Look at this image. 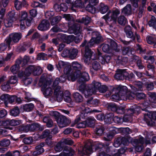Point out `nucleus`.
Wrapping results in <instances>:
<instances>
[{"mask_svg":"<svg viewBox=\"0 0 156 156\" xmlns=\"http://www.w3.org/2000/svg\"><path fill=\"white\" fill-rule=\"evenodd\" d=\"M92 34L93 37L89 42L87 43L85 41L81 45L82 47L85 46V53L83 59L85 63L88 64L90 63L91 59L94 60L97 58V57H94V54L89 48V47H92L95 44L98 43L102 40L101 36L98 32H93Z\"/></svg>","mask_w":156,"mask_h":156,"instance_id":"1","label":"nucleus"},{"mask_svg":"<svg viewBox=\"0 0 156 156\" xmlns=\"http://www.w3.org/2000/svg\"><path fill=\"white\" fill-rule=\"evenodd\" d=\"M119 92L118 93L112 96V98L113 101L117 100H131L134 98L135 95L133 93H130V96H129L130 93L126 92L127 87L125 86L119 85L118 88Z\"/></svg>","mask_w":156,"mask_h":156,"instance_id":"2","label":"nucleus"},{"mask_svg":"<svg viewBox=\"0 0 156 156\" xmlns=\"http://www.w3.org/2000/svg\"><path fill=\"white\" fill-rule=\"evenodd\" d=\"M101 86V83L99 82L94 81L88 86L87 89L84 88V85H81L79 88V90L84 95L85 97L87 98L94 94L98 90H99Z\"/></svg>","mask_w":156,"mask_h":156,"instance_id":"3","label":"nucleus"},{"mask_svg":"<svg viewBox=\"0 0 156 156\" xmlns=\"http://www.w3.org/2000/svg\"><path fill=\"white\" fill-rule=\"evenodd\" d=\"M58 66L61 68H64V75L67 76L68 80H71L72 81H74L75 80V79L76 76L73 77L72 76L73 74L71 71L70 66H67L66 63L62 61H59L58 63Z\"/></svg>","mask_w":156,"mask_h":156,"instance_id":"4","label":"nucleus"},{"mask_svg":"<svg viewBox=\"0 0 156 156\" xmlns=\"http://www.w3.org/2000/svg\"><path fill=\"white\" fill-rule=\"evenodd\" d=\"M145 143L146 144H150V142L149 140H145L142 137H140L139 139H136L134 140L133 145L135 147V150L137 152L140 151L143 149V144Z\"/></svg>","mask_w":156,"mask_h":156,"instance_id":"5","label":"nucleus"},{"mask_svg":"<svg viewBox=\"0 0 156 156\" xmlns=\"http://www.w3.org/2000/svg\"><path fill=\"white\" fill-rule=\"evenodd\" d=\"M22 37L21 34L19 33H13L9 35V37H7L5 41V43L7 45L9 46L11 43L13 42L17 43Z\"/></svg>","mask_w":156,"mask_h":156,"instance_id":"6","label":"nucleus"},{"mask_svg":"<svg viewBox=\"0 0 156 156\" xmlns=\"http://www.w3.org/2000/svg\"><path fill=\"white\" fill-rule=\"evenodd\" d=\"M42 70L39 66H30L27 68L25 70L26 75L29 76L31 74L35 76L40 75L42 73Z\"/></svg>","mask_w":156,"mask_h":156,"instance_id":"7","label":"nucleus"},{"mask_svg":"<svg viewBox=\"0 0 156 156\" xmlns=\"http://www.w3.org/2000/svg\"><path fill=\"white\" fill-rule=\"evenodd\" d=\"M120 11L118 9H115L112 12H109L103 18L105 19L106 23L112 20L115 21L118 16L119 14Z\"/></svg>","mask_w":156,"mask_h":156,"instance_id":"8","label":"nucleus"},{"mask_svg":"<svg viewBox=\"0 0 156 156\" xmlns=\"http://www.w3.org/2000/svg\"><path fill=\"white\" fill-rule=\"evenodd\" d=\"M98 100L95 99L93 100L92 98L90 100H88L87 102V104H86L85 106H82L81 108L83 111H84V113H88L91 112H98V111L97 110H93L92 111L87 106V105H90V104H93V106H96L98 105Z\"/></svg>","mask_w":156,"mask_h":156,"instance_id":"9","label":"nucleus"},{"mask_svg":"<svg viewBox=\"0 0 156 156\" xmlns=\"http://www.w3.org/2000/svg\"><path fill=\"white\" fill-rule=\"evenodd\" d=\"M126 149V148L125 147L117 150L113 149V147L111 146L107 147L106 151L107 152H109L111 154V156H120L121 154L125 153Z\"/></svg>","mask_w":156,"mask_h":156,"instance_id":"10","label":"nucleus"},{"mask_svg":"<svg viewBox=\"0 0 156 156\" xmlns=\"http://www.w3.org/2000/svg\"><path fill=\"white\" fill-rule=\"evenodd\" d=\"M107 41L110 44V46L108 44H105L102 47V50L104 52L108 53L111 49H115L117 47V44L112 39L109 38Z\"/></svg>","mask_w":156,"mask_h":156,"instance_id":"11","label":"nucleus"},{"mask_svg":"<svg viewBox=\"0 0 156 156\" xmlns=\"http://www.w3.org/2000/svg\"><path fill=\"white\" fill-rule=\"evenodd\" d=\"M66 79H68L67 76L63 75L61 76L60 78H56L53 84V87L55 88L54 94H57V91L60 90V87L58 86V85L59 82L63 83L65 81Z\"/></svg>","mask_w":156,"mask_h":156,"instance_id":"12","label":"nucleus"},{"mask_svg":"<svg viewBox=\"0 0 156 156\" xmlns=\"http://www.w3.org/2000/svg\"><path fill=\"white\" fill-rule=\"evenodd\" d=\"M83 113L80 115V116H77L74 122L76 124V127L78 128H84L87 126L85 121H84L78 123L79 121L80 120V118H84L85 115H86V114L87 113H85V112L84 113V111H83Z\"/></svg>","mask_w":156,"mask_h":156,"instance_id":"13","label":"nucleus"},{"mask_svg":"<svg viewBox=\"0 0 156 156\" xmlns=\"http://www.w3.org/2000/svg\"><path fill=\"white\" fill-rule=\"evenodd\" d=\"M92 144L90 141L86 142L84 147L82 148V151L79 150V153L80 154L87 155L91 154L92 152Z\"/></svg>","mask_w":156,"mask_h":156,"instance_id":"14","label":"nucleus"},{"mask_svg":"<svg viewBox=\"0 0 156 156\" xmlns=\"http://www.w3.org/2000/svg\"><path fill=\"white\" fill-rule=\"evenodd\" d=\"M72 66L73 69L76 70V71L73 72V71L70 69L71 71L70 73H71L73 74L72 76L73 77H74L75 76H76V77L75 79V80L78 77H79V74L80 73V70L82 68L81 65L76 62H73L72 63Z\"/></svg>","mask_w":156,"mask_h":156,"instance_id":"15","label":"nucleus"},{"mask_svg":"<svg viewBox=\"0 0 156 156\" xmlns=\"http://www.w3.org/2000/svg\"><path fill=\"white\" fill-rule=\"evenodd\" d=\"M42 91L45 97L51 96L53 93L52 88L50 87L49 82H47L42 87Z\"/></svg>","mask_w":156,"mask_h":156,"instance_id":"16","label":"nucleus"},{"mask_svg":"<svg viewBox=\"0 0 156 156\" xmlns=\"http://www.w3.org/2000/svg\"><path fill=\"white\" fill-rule=\"evenodd\" d=\"M15 13L12 11L9 12L7 16V19L5 20V25L6 27H10L12 26L13 21L14 20V17Z\"/></svg>","mask_w":156,"mask_h":156,"instance_id":"17","label":"nucleus"},{"mask_svg":"<svg viewBox=\"0 0 156 156\" xmlns=\"http://www.w3.org/2000/svg\"><path fill=\"white\" fill-rule=\"evenodd\" d=\"M50 131L48 129L45 130L40 136V138L43 139L48 137L46 140V142L47 144L49 145H51L52 142L50 139L52 137V136L50 135Z\"/></svg>","mask_w":156,"mask_h":156,"instance_id":"18","label":"nucleus"},{"mask_svg":"<svg viewBox=\"0 0 156 156\" xmlns=\"http://www.w3.org/2000/svg\"><path fill=\"white\" fill-rule=\"evenodd\" d=\"M27 17V13L26 11H21L20 12L18 20L20 22V28L23 30L25 28L24 21Z\"/></svg>","mask_w":156,"mask_h":156,"instance_id":"19","label":"nucleus"},{"mask_svg":"<svg viewBox=\"0 0 156 156\" xmlns=\"http://www.w3.org/2000/svg\"><path fill=\"white\" fill-rule=\"evenodd\" d=\"M128 73L126 71L125 69H118L117 70L116 73L114 77L117 80H122L124 77L128 76Z\"/></svg>","mask_w":156,"mask_h":156,"instance_id":"20","label":"nucleus"},{"mask_svg":"<svg viewBox=\"0 0 156 156\" xmlns=\"http://www.w3.org/2000/svg\"><path fill=\"white\" fill-rule=\"evenodd\" d=\"M63 41L68 44L73 41L75 39V37L73 35L67 36L66 34H59L58 37H59Z\"/></svg>","mask_w":156,"mask_h":156,"instance_id":"21","label":"nucleus"},{"mask_svg":"<svg viewBox=\"0 0 156 156\" xmlns=\"http://www.w3.org/2000/svg\"><path fill=\"white\" fill-rule=\"evenodd\" d=\"M121 143L124 145H127L129 144V141L127 139L124 137L122 138V139L119 138L115 141L113 145L114 147H118Z\"/></svg>","mask_w":156,"mask_h":156,"instance_id":"22","label":"nucleus"},{"mask_svg":"<svg viewBox=\"0 0 156 156\" xmlns=\"http://www.w3.org/2000/svg\"><path fill=\"white\" fill-rule=\"evenodd\" d=\"M49 22L47 20H44L38 26V29L41 31L46 30L49 28Z\"/></svg>","mask_w":156,"mask_h":156,"instance_id":"23","label":"nucleus"},{"mask_svg":"<svg viewBox=\"0 0 156 156\" xmlns=\"http://www.w3.org/2000/svg\"><path fill=\"white\" fill-rule=\"evenodd\" d=\"M89 5L86 7V9L88 11L93 13L95 11V8L93 6L98 2V0H89Z\"/></svg>","mask_w":156,"mask_h":156,"instance_id":"24","label":"nucleus"},{"mask_svg":"<svg viewBox=\"0 0 156 156\" xmlns=\"http://www.w3.org/2000/svg\"><path fill=\"white\" fill-rule=\"evenodd\" d=\"M81 28L79 25H73L72 27H70L68 30V32L70 34H77L81 31Z\"/></svg>","mask_w":156,"mask_h":156,"instance_id":"25","label":"nucleus"},{"mask_svg":"<svg viewBox=\"0 0 156 156\" xmlns=\"http://www.w3.org/2000/svg\"><path fill=\"white\" fill-rule=\"evenodd\" d=\"M19 76L22 79V81L24 84L27 86L31 83L32 80L30 78H26V76H28L26 75L25 72L24 74L23 73H21L19 74Z\"/></svg>","mask_w":156,"mask_h":156,"instance_id":"26","label":"nucleus"},{"mask_svg":"<svg viewBox=\"0 0 156 156\" xmlns=\"http://www.w3.org/2000/svg\"><path fill=\"white\" fill-rule=\"evenodd\" d=\"M57 122L59 126L61 128L67 126L69 123L67 119L64 118L58 119L57 120Z\"/></svg>","mask_w":156,"mask_h":156,"instance_id":"27","label":"nucleus"},{"mask_svg":"<svg viewBox=\"0 0 156 156\" xmlns=\"http://www.w3.org/2000/svg\"><path fill=\"white\" fill-rule=\"evenodd\" d=\"M73 151L69 147H66L63 152L59 155H50L49 156H72L73 155Z\"/></svg>","mask_w":156,"mask_h":156,"instance_id":"28","label":"nucleus"},{"mask_svg":"<svg viewBox=\"0 0 156 156\" xmlns=\"http://www.w3.org/2000/svg\"><path fill=\"white\" fill-rule=\"evenodd\" d=\"M26 4L25 0H16L15 2V6L17 10H20Z\"/></svg>","mask_w":156,"mask_h":156,"instance_id":"29","label":"nucleus"},{"mask_svg":"<svg viewBox=\"0 0 156 156\" xmlns=\"http://www.w3.org/2000/svg\"><path fill=\"white\" fill-rule=\"evenodd\" d=\"M79 77H78L76 79L79 78L78 81L80 82L88 81L89 79V77L87 73L83 72L81 74L80 72V73H79Z\"/></svg>","mask_w":156,"mask_h":156,"instance_id":"30","label":"nucleus"},{"mask_svg":"<svg viewBox=\"0 0 156 156\" xmlns=\"http://www.w3.org/2000/svg\"><path fill=\"white\" fill-rule=\"evenodd\" d=\"M22 62L20 59H17L15 65L12 66L11 68V72L13 74H16L18 72L20 69V64Z\"/></svg>","mask_w":156,"mask_h":156,"instance_id":"31","label":"nucleus"},{"mask_svg":"<svg viewBox=\"0 0 156 156\" xmlns=\"http://www.w3.org/2000/svg\"><path fill=\"white\" fill-rule=\"evenodd\" d=\"M65 147L64 149H65V148L66 147H69L70 148L71 150H72L73 151V154H74V151L71 149L70 147H65V144H68V145H72V144L73 143V141L70 138H68L67 139H62L61 141L60 142Z\"/></svg>","mask_w":156,"mask_h":156,"instance_id":"32","label":"nucleus"},{"mask_svg":"<svg viewBox=\"0 0 156 156\" xmlns=\"http://www.w3.org/2000/svg\"><path fill=\"white\" fill-rule=\"evenodd\" d=\"M85 122L87 126L89 127H92L94 125L95 120L94 117H90L87 118Z\"/></svg>","mask_w":156,"mask_h":156,"instance_id":"33","label":"nucleus"},{"mask_svg":"<svg viewBox=\"0 0 156 156\" xmlns=\"http://www.w3.org/2000/svg\"><path fill=\"white\" fill-rule=\"evenodd\" d=\"M85 4L84 3L83 1L77 0L73 3L72 8H83L85 7Z\"/></svg>","mask_w":156,"mask_h":156,"instance_id":"34","label":"nucleus"},{"mask_svg":"<svg viewBox=\"0 0 156 156\" xmlns=\"http://www.w3.org/2000/svg\"><path fill=\"white\" fill-rule=\"evenodd\" d=\"M70 93L69 91H66L64 94V101L68 103H70L73 105V101L70 97Z\"/></svg>","mask_w":156,"mask_h":156,"instance_id":"35","label":"nucleus"},{"mask_svg":"<svg viewBox=\"0 0 156 156\" xmlns=\"http://www.w3.org/2000/svg\"><path fill=\"white\" fill-rule=\"evenodd\" d=\"M122 13L126 15L130 14L131 12V8L130 4H128L122 10Z\"/></svg>","mask_w":156,"mask_h":156,"instance_id":"36","label":"nucleus"},{"mask_svg":"<svg viewBox=\"0 0 156 156\" xmlns=\"http://www.w3.org/2000/svg\"><path fill=\"white\" fill-rule=\"evenodd\" d=\"M112 110L114 111H116L117 113L120 114H122L124 112V109L122 107L118 108L115 105H112Z\"/></svg>","mask_w":156,"mask_h":156,"instance_id":"37","label":"nucleus"},{"mask_svg":"<svg viewBox=\"0 0 156 156\" xmlns=\"http://www.w3.org/2000/svg\"><path fill=\"white\" fill-rule=\"evenodd\" d=\"M90 20V18L87 16L82 17L81 19L77 20L76 21L79 23H83L85 25L88 24Z\"/></svg>","mask_w":156,"mask_h":156,"instance_id":"38","label":"nucleus"},{"mask_svg":"<svg viewBox=\"0 0 156 156\" xmlns=\"http://www.w3.org/2000/svg\"><path fill=\"white\" fill-rule=\"evenodd\" d=\"M78 53V50L76 49H72L70 50L69 58L73 59L76 58Z\"/></svg>","mask_w":156,"mask_h":156,"instance_id":"39","label":"nucleus"},{"mask_svg":"<svg viewBox=\"0 0 156 156\" xmlns=\"http://www.w3.org/2000/svg\"><path fill=\"white\" fill-rule=\"evenodd\" d=\"M73 97L75 101L76 102H81L83 100L82 96L78 92H75L74 93Z\"/></svg>","mask_w":156,"mask_h":156,"instance_id":"40","label":"nucleus"},{"mask_svg":"<svg viewBox=\"0 0 156 156\" xmlns=\"http://www.w3.org/2000/svg\"><path fill=\"white\" fill-rule=\"evenodd\" d=\"M40 125L37 123H34L31 125H30V130L31 131H33L38 129L41 130L42 129H40Z\"/></svg>","mask_w":156,"mask_h":156,"instance_id":"41","label":"nucleus"},{"mask_svg":"<svg viewBox=\"0 0 156 156\" xmlns=\"http://www.w3.org/2000/svg\"><path fill=\"white\" fill-rule=\"evenodd\" d=\"M30 125H23L21 126L19 128V131L22 133H26L28 132L30 130Z\"/></svg>","mask_w":156,"mask_h":156,"instance_id":"42","label":"nucleus"},{"mask_svg":"<svg viewBox=\"0 0 156 156\" xmlns=\"http://www.w3.org/2000/svg\"><path fill=\"white\" fill-rule=\"evenodd\" d=\"M61 19V17L59 16L53 17L51 19V24L52 25H54L58 23Z\"/></svg>","mask_w":156,"mask_h":156,"instance_id":"43","label":"nucleus"},{"mask_svg":"<svg viewBox=\"0 0 156 156\" xmlns=\"http://www.w3.org/2000/svg\"><path fill=\"white\" fill-rule=\"evenodd\" d=\"M128 93H133L135 95V96L134 98L132 99H133L135 96H136V97L137 98L139 99H142L143 98H144L145 97V94H144V93L141 92V93H139L137 92L136 93V94L132 92H128ZM130 96V94H129V96Z\"/></svg>","mask_w":156,"mask_h":156,"instance_id":"44","label":"nucleus"},{"mask_svg":"<svg viewBox=\"0 0 156 156\" xmlns=\"http://www.w3.org/2000/svg\"><path fill=\"white\" fill-rule=\"evenodd\" d=\"M148 24L150 27H153L155 29L156 27V19L154 16H152L151 19L148 22Z\"/></svg>","mask_w":156,"mask_h":156,"instance_id":"45","label":"nucleus"},{"mask_svg":"<svg viewBox=\"0 0 156 156\" xmlns=\"http://www.w3.org/2000/svg\"><path fill=\"white\" fill-rule=\"evenodd\" d=\"M34 107V105L32 103H29L25 105L23 107L24 110L27 112H30L32 110Z\"/></svg>","mask_w":156,"mask_h":156,"instance_id":"46","label":"nucleus"},{"mask_svg":"<svg viewBox=\"0 0 156 156\" xmlns=\"http://www.w3.org/2000/svg\"><path fill=\"white\" fill-rule=\"evenodd\" d=\"M20 113V111L19 108L16 107L10 112V115L14 116H17Z\"/></svg>","mask_w":156,"mask_h":156,"instance_id":"47","label":"nucleus"},{"mask_svg":"<svg viewBox=\"0 0 156 156\" xmlns=\"http://www.w3.org/2000/svg\"><path fill=\"white\" fill-rule=\"evenodd\" d=\"M100 7V11L101 13L102 14L105 13L108 9V6L106 5H105L103 3H101Z\"/></svg>","mask_w":156,"mask_h":156,"instance_id":"48","label":"nucleus"},{"mask_svg":"<svg viewBox=\"0 0 156 156\" xmlns=\"http://www.w3.org/2000/svg\"><path fill=\"white\" fill-rule=\"evenodd\" d=\"M9 125L11 126H17L21 123L20 120H15L14 119L10 120L9 119Z\"/></svg>","mask_w":156,"mask_h":156,"instance_id":"49","label":"nucleus"},{"mask_svg":"<svg viewBox=\"0 0 156 156\" xmlns=\"http://www.w3.org/2000/svg\"><path fill=\"white\" fill-rule=\"evenodd\" d=\"M64 146L62 144L61 142L58 143L55 146V150L56 152H60L61 151Z\"/></svg>","mask_w":156,"mask_h":156,"instance_id":"50","label":"nucleus"},{"mask_svg":"<svg viewBox=\"0 0 156 156\" xmlns=\"http://www.w3.org/2000/svg\"><path fill=\"white\" fill-rule=\"evenodd\" d=\"M9 97V95L7 94L2 95L1 97V99L4 101L5 104L7 106L8 104V100Z\"/></svg>","mask_w":156,"mask_h":156,"instance_id":"51","label":"nucleus"},{"mask_svg":"<svg viewBox=\"0 0 156 156\" xmlns=\"http://www.w3.org/2000/svg\"><path fill=\"white\" fill-rule=\"evenodd\" d=\"M2 126H4V128L8 129L10 130L12 129V128L10 126L9 119H7L5 121L2 122Z\"/></svg>","mask_w":156,"mask_h":156,"instance_id":"52","label":"nucleus"},{"mask_svg":"<svg viewBox=\"0 0 156 156\" xmlns=\"http://www.w3.org/2000/svg\"><path fill=\"white\" fill-rule=\"evenodd\" d=\"M147 115L151 119H156V112H148Z\"/></svg>","mask_w":156,"mask_h":156,"instance_id":"53","label":"nucleus"},{"mask_svg":"<svg viewBox=\"0 0 156 156\" xmlns=\"http://www.w3.org/2000/svg\"><path fill=\"white\" fill-rule=\"evenodd\" d=\"M57 94H55L57 96L56 99L58 102H60L62 100V91L59 90L58 91H57Z\"/></svg>","mask_w":156,"mask_h":156,"instance_id":"54","label":"nucleus"},{"mask_svg":"<svg viewBox=\"0 0 156 156\" xmlns=\"http://www.w3.org/2000/svg\"><path fill=\"white\" fill-rule=\"evenodd\" d=\"M37 59L38 60H46L47 59L46 54L44 53H40L37 55Z\"/></svg>","mask_w":156,"mask_h":156,"instance_id":"55","label":"nucleus"},{"mask_svg":"<svg viewBox=\"0 0 156 156\" xmlns=\"http://www.w3.org/2000/svg\"><path fill=\"white\" fill-rule=\"evenodd\" d=\"M11 88L9 85V83L7 82V83H4L3 85L2 86V89L3 91H7L8 90Z\"/></svg>","mask_w":156,"mask_h":156,"instance_id":"56","label":"nucleus"},{"mask_svg":"<svg viewBox=\"0 0 156 156\" xmlns=\"http://www.w3.org/2000/svg\"><path fill=\"white\" fill-rule=\"evenodd\" d=\"M118 22L121 25H124L126 22V19L124 16H120L118 18Z\"/></svg>","mask_w":156,"mask_h":156,"instance_id":"57","label":"nucleus"},{"mask_svg":"<svg viewBox=\"0 0 156 156\" xmlns=\"http://www.w3.org/2000/svg\"><path fill=\"white\" fill-rule=\"evenodd\" d=\"M156 39L155 38H154L152 36H147L146 38V40L147 43L150 44H153Z\"/></svg>","mask_w":156,"mask_h":156,"instance_id":"58","label":"nucleus"},{"mask_svg":"<svg viewBox=\"0 0 156 156\" xmlns=\"http://www.w3.org/2000/svg\"><path fill=\"white\" fill-rule=\"evenodd\" d=\"M17 80L16 77L15 76H11L9 80L8 81L11 84H14L17 82Z\"/></svg>","mask_w":156,"mask_h":156,"instance_id":"59","label":"nucleus"},{"mask_svg":"<svg viewBox=\"0 0 156 156\" xmlns=\"http://www.w3.org/2000/svg\"><path fill=\"white\" fill-rule=\"evenodd\" d=\"M149 95L151 98V101L152 103H156V93H150Z\"/></svg>","mask_w":156,"mask_h":156,"instance_id":"60","label":"nucleus"},{"mask_svg":"<svg viewBox=\"0 0 156 156\" xmlns=\"http://www.w3.org/2000/svg\"><path fill=\"white\" fill-rule=\"evenodd\" d=\"M33 141L32 138L31 137L25 138L23 139L24 143L27 144H30Z\"/></svg>","mask_w":156,"mask_h":156,"instance_id":"61","label":"nucleus"},{"mask_svg":"<svg viewBox=\"0 0 156 156\" xmlns=\"http://www.w3.org/2000/svg\"><path fill=\"white\" fill-rule=\"evenodd\" d=\"M10 144V141L9 140H4L1 141L0 142L1 145L7 147Z\"/></svg>","mask_w":156,"mask_h":156,"instance_id":"62","label":"nucleus"},{"mask_svg":"<svg viewBox=\"0 0 156 156\" xmlns=\"http://www.w3.org/2000/svg\"><path fill=\"white\" fill-rule=\"evenodd\" d=\"M54 12L52 11H48L45 14V16L46 18L48 19H50L54 15Z\"/></svg>","mask_w":156,"mask_h":156,"instance_id":"63","label":"nucleus"},{"mask_svg":"<svg viewBox=\"0 0 156 156\" xmlns=\"http://www.w3.org/2000/svg\"><path fill=\"white\" fill-rule=\"evenodd\" d=\"M104 131V128L102 126H101L99 128H97L96 129V134L99 136H101L103 133Z\"/></svg>","mask_w":156,"mask_h":156,"instance_id":"64","label":"nucleus"}]
</instances>
